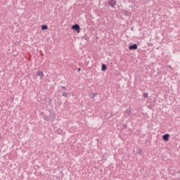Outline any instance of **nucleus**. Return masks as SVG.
Returning a JSON list of instances; mask_svg holds the SVG:
<instances>
[{
  "label": "nucleus",
  "instance_id": "nucleus-3",
  "mask_svg": "<svg viewBox=\"0 0 180 180\" xmlns=\"http://www.w3.org/2000/svg\"><path fill=\"white\" fill-rule=\"evenodd\" d=\"M116 5H117V1L116 0H110L108 2V6H110L111 8L115 9L116 8Z\"/></svg>",
  "mask_w": 180,
  "mask_h": 180
},
{
  "label": "nucleus",
  "instance_id": "nucleus-9",
  "mask_svg": "<svg viewBox=\"0 0 180 180\" xmlns=\"http://www.w3.org/2000/svg\"><path fill=\"white\" fill-rule=\"evenodd\" d=\"M37 77H41L44 76V72L39 70L37 72Z\"/></svg>",
  "mask_w": 180,
  "mask_h": 180
},
{
  "label": "nucleus",
  "instance_id": "nucleus-23",
  "mask_svg": "<svg viewBox=\"0 0 180 180\" xmlns=\"http://www.w3.org/2000/svg\"><path fill=\"white\" fill-rule=\"evenodd\" d=\"M77 70H78V72H79L81 71V68H78Z\"/></svg>",
  "mask_w": 180,
  "mask_h": 180
},
{
  "label": "nucleus",
  "instance_id": "nucleus-20",
  "mask_svg": "<svg viewBox=\"0 0 180 180\" xmlns=\"http://www.w3.org/2000/svg\"><path fill=\"white\" fill-rule=\"evenodd\" d=\"M62 91L65 89V91H68L65 86H61Z\"/></svg>",
  "mask_w": 180,
  "mask_h": 180
},
{
  "label": "nucleus",
  "instance_id": "nucleus-16",
  "mask_svg": "<svg viewBox=\"0 0 180 180\" xmlns=\"http://www.w3.org/2000/svg\"><path fill=\"white\" fill-rule=\"evenodd\" d=\"M83 39H85V40H86V41H88V40H89V37H88V35H84V36L83 37Z\"/></svg>",
  "mask_w": 180,
  "mask_h": 180
},
{
  "label": "nucleus",
  "instance_id": "nucleus-26",
  "mask_svg": "<svg viewBox=\"0 0 180 180\" xmlns=\"http://www.w3.org/2000/svg\"><path fill=\"white\" fill-rule=\"evenodd\" d=\"M178 173L180 174V171H179V172H178Z\"/></svg>",
  "mask_w": 180,
  "mask_h": 180
},
{
  "label": "nucleus",
  "instance_id": "nucleus-21",
  "mask_svg": "<svg viewBox=\"0 0 180 180\" xmlns=\"http://www.w3.org/2000/svg\"><path fill=\"white\" fill-rule=\"evenodd\" d=\"M49 105H51V102L53 101V100L51 98H49Z\"/></svg>",
  "mask_w": 180,
  "mask_h": 180
},
{
  "label": "nucleus",
  "instance_id": "nucleus-5",
  "mask_svg": "<svg viewBox=\"0 0 180 180\" xmlns=\"http://www.w3.org/2000/svg\"><path fill=\"white\" fill-rule=\"evenodd\" d=\"M138 45L136 44H134L129 46H128V49H129L130 51H134L138 49Z\"/></svg>",
  "mask_w": 180,
  "mask_h": 180
},
{
  "label": "nucleus",
  "instance_id": "nucleus-17",
  "mask_svg": "<svg viewBox=\"0 0 180 180\" xmlns=\"http://www.w3.org/2000/svg\"><path fill=\"white\" fill-rule=\"evenodd\" d=\"M148 98V93L143 94V98Z\"/></svg>",
  "mask_w": 180,
  "mask_h": 180
},
{
  "label": "nucleus",
  "instance_id": "nucleus-25",
  "mask_svg": "<svg viewBox=\"0 0 180 180\" xmlns=\"http://www.w3.org/2000/svg\"><path fill=\"white\" fill-rule=\"evenodd\" d=\"M131 30H132V31H133V30H134V28H131Z\"/></svg>",
  "mask_w": 180,
  "mask_h": 180
},
{
  "label": "nucleus",
  "instance_id": "nucleus-13",
  "mask_svg": "<svg viewBox=\"0 0 180 180\" xmlns=\"http://www.w3.org/2000/svg\"><path fill=\"white\" fill-rule=\"evenodd\" d=\"M98 94H94V93H92V94H91V95H90V97H91V98H94L95 97H96V96H97Z\"/></svg>",
  "mask_w": 180,
  "mask_h": 180
},
{
  "label": "nucleus",
  "instance_id": "nucleus-15",
  "mask_svg": "<svg viewBox=\"0 0 180 180\" xmlns=\"http://www.w3.org/2000/svg\"><path fill=\"white\" fill-rule=\"evenodd\" d=\"M69 94L67 92H63L62 94V96L67 98Z\"/></svg>",
  "mask_w": 180,
  "mask_h": 180
},
{
  "label": "nucleus",
  "instance_id": "nucleus-7",
  "mask_svg": "<svg viewBox=\"0 0 180 180\" xmlns=\"http://www.w3.org/2000/svg\"><path fill=\"white\" fill-rule=\"evenodd\" d=\"M107 65L104 63H101V71L105 72L107 70Z\"/></svg>",
  "mask_w": 180,
  "mask_h": 180
},
{
  "label": "nucleus",
  "instance_id": "nucleus-8",
  "mask_svg": "<svg viewBox=\"0 0 180 180\" xmlns=\"http://www.w3.org/2000/svg\"><path fill=\"white\" fill-rule=\"evenodd\" d=\"M114 115L112 113L107 112V114H105V119L109 120Z\"/></svg>",
  "mask_w": 180,
  "mask_h": 180
},
{
  "label": "nucleus",
  "instance_id": "nucleus-14",
  "mask_svg": "<svg viewBox=\"0 0 180 180\" xmlns=\"http://www.w3.org/2000/svg\"><path fill=\"white\" fill-rule=\"evenodd\" d=\"M56 133L58 134L62 135V134H63V130L60 129H58L56 131Z\"/></svg>",
  "mask_w": 180,
  "mask_h": 180
},
{
  "label": "nucleus",
  "instance_id": "nucleus-24",
  "mask_svg": "<svg viewBox=\"0 0 180 180\" xmlns=\"http://www.w3.org/2000/svg\"><path fill=\"white\" fill-rule=\"evenodd\" d=\"M99 38H98V37H96V39H98Z\"/></svg>",
  "mask_w": 180,
  "mask_h": 180
},
{
  "label": "nucleus",
  "instance_id": "nucleus-2",
  "mask_svg": "<svg viewBox=\"0 0 180 180\" xmlns=\"http://www.w3.org/2000/svg\"><path fill=\"white\" fill-rule=\"evenodd\" d=\"M72 30L75 31L77 33H80V25H79V24H74V25L72 26Z\"/></svg>",
  "mask_w": 180,
  "mask_h": 180
},
{
  "label": "nucleus",
  "instance_id": "nucleus-11",
  "mask_svg": "<svg viewBox=\"0 0 180 180\" xmlns=\"http://www.w3.org/2000/svg\"><path fill=\"white\" fill-rule=\"evenodd\" d=\"M125 113H127L128 115H129L131 113V108L127 109L125 110Z\"/></svg>",
  "mask_w": 180,
  "mask_h": 180
},
{
  "label": "nucleus",
  "instance_id": "nucleus-19",
  "mask_svg": "<svg viewBox=\"0 0 180 180\" xmlns=\"http://www.w3.org/2000/svg\"><path fill=\"white\" fill-rule=\"evenodd\" d=\"M127 128V124L122 125V129H126Z\"/></svg>",
  "mask_w": 180,
  "mask_h": 180
},
{
  "label": "nucleus",
  "instance_id": "nucleus-27",
  "mask_svg": "<svg viewBox=\"0 0 180 180\" xmlns=\"http://www.w3.org/2000/svg\"><path fill=\"white\" fill-rule=\"evenodd\" d=\"M1 138V136H0V139Z\"/></svg>",
  "mask_w": 180,
  "mask_h": 180
},
{
  "label": "nucleus",
  "instance_id": "nucleus-18",
  "mask_svg": "<svg viewBox=\"0 0 180 180\" xmlns=\"http://www.w3.org/2000/svg\"><path fill=\"white\" fill-rule=\"evenodd\" d=\"M103 159H101V160H103V162H105L107 160V158H105V156L102 157Z\"/></svg>",
  "mask_w": 180,
  "mask_h": 180
},
{
  "label": "nucleus",
  "instance_id": "nucleus-4",
  "mask_svg": "<svg viewBox=\"0 0 180 180\" xmlns=\"http://www.w3.org/2000/svg\"><path fill=\"white\" fill-rule=\"evenodd\" d=\"M169 138H170L169 134H165L162 137V140L165 141H169Z\"/></svg>",
  "mask_w": 180,
  "mask_h": 180
},
{
  "label": "nucleus",
  "instance_id": "nucleus-1",
  "mask_svg": "<svg viewBox=\"0 0 180 180\" xmlns=\"http://www.w3.org/2000/svg\"><path fill=\"white\" fill-rule=\"evenodd\" d=\"M49 116L45 115L44 112H41V115H42V117L44 119L45 121L49 122L52 121L56 118V114L54 112H52L51 110H49Z\"/></svg>",
  "mask_w": 180,
  "mask_h": 180
},
{
  "label": "nucleus",
  "instance_id": "nucleus-10",
  "mask_svg": "<svg viewBox=\"0 0 180 180\" xmlns=\"http://www.w3.org/2000/svg\"><path fill=\"white\" fill-rule=\"evenodd\" d=\"M49 29L48 25L43 24V25H41V30H47Z\"/></svg>",
  "mask_w": 180,
  "mask_h": 180
},
{
  "label": "nucleus",
  "instance_id": "nucleus-6",
  "mask_svg": "<svg viewBox=\"0 0 180 180\" xmlns=\"http://www.w3.org/2000/svg\"><path fill=\"white\" fill-rule=\"evenodd\" d=\"M122 13L127 17L131 16V11H129V10H122Z\"/></svg>",
  "mask_w": 180,
  "mask_h": 180
},
{
  "label": "nucleus",
  "instance_id": "nucleus-12",
  "mask_svg": "<svg viewBox=\"0 0 180 180\" xmlns=\"http://www.w3.org/2000/svg\"><path fill=\"white\" fill-rule=\"evenodd\" d=\"M143 153V150L141 148H138V150H136V154L141 155Z\"/></svg>",
  "mask_w": 180,
  "mask_h": 180
},
{
  "label": "nucleus",
  "instance_id": "nucleus-22",
  "mask_svg": "<svg viewBox=\"0 0 180 180\" xmlns=\"http://www.w3.org/2000/svg\"><path fill=\"white\" fill-rule=\"evenodd\" d=\"M150 46H153V44L151 43L148 44Z\"/></svg>",
  "mask_w": 180,
  "mask_h": 180
}]
</instances>
